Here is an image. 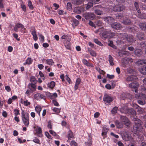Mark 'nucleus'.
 Listing matches in <instances>:
<instances>
[{
	"instance_id": "obj_51",
	"label": "nucleus",
	"mask_w": 146,
	"mask_h": 146,
	"mask_svg": "<svg viewBox=\"0 0 146 146\" xmlns=\"http://www.w3.org/2000/svg\"><path fill=\"white\" fill-rule=\"evenodd\" d=\"M32 61L31 58H28L26 60V64H30L32 63Z\"/></svg>"
},
{
	"instance_id": "obj_23",
	"label": "nucleus",
	"mask_w": 146,
	"mask_h": 146,
	"mask_svg": "<svg viewBox=\"0 0 146 146\" xmlns=\"http://www.w3.org/2000/svg\"><path fill=\"white\" fill-rule=\"evenodd\" d=\"M122 22L124 25H129L131 23V21L129 19L127 18L124 19Z\"/></svg>"
},
{
	"instance_id": "obj_5",
	"label": "nucleus",
	"mask_w": 146,
	"mask_h": 146,
	"mask_svg": "<svg viewBox=\"0 0 146 146\" xmlns=\"http://www.w3.org/2000/svg\"><path fill=\"white\" fill-rule=\"evenodd\" d=\"M122 35L123 36V38L128 42H131L135 41V40L132 35H130L128 36L126 34H122Z\"/></svg>"
},
{
	"instance_id": "obj_55",
	"label": "nucleus",
	"mask_w": 146,
	"mask_h": 146,
	"mask_svg": "<svg viewBox=\"0 0 146 146\" xmlns=\"http://www.w3.org/2000/svg\"><path fill=\"white\" fill-rule=\"evenodd\" d=\"M23 122L25 125L27 126L29 123V119H22Z\"/></svg>"
},
{
	"instance_id": "obj_6",
	"label": "nucleus",
	"mask_w": 146,
	"mask_h": 146,
	"mask_svg": "<svg viewBox=\"0 0 146 146\" xmlns=\"http://www.w3.org/2000/svg\"><path fill=\"white\" fill-rule=\"evenodd\" d=\"M83 17L86 20L92 19L95 17L94 14L92 13H86L83 14Z\"/></svg>"
},
{
	"instance_id": "obj_21",
	"label": "nucleus",
	"mask_w": 146,
	"mask_h": 146,
	"mask_svg": "<svg viewBox=\"0 0 146 146\" xmlns=\"http://www.w3.org/2000/svg\"><path fill=\"white\" fill-rule=\"evenodd\" d=\"M135 63L136 64L139 66L144 64H146V60L140 59L137 61Z\"/></svg>"
},
{
	"instance_id": "obj_9",
	"label": "nucleus",
	"mask_w": 146,
	"mask_h": 146,
	"mask_svg": "<svg viewBox=\"0 0 146 146\" xmlns=\"http://www.w3.org/2000/svg\"><path fill=\"white\" fill-rule=\"evenodd\" d=\"M128 113L129 114L131 115V118H133V119H137L136 117H135L136 113L134 109L131 108L129 109Z\"/></svg>"
},
{
	"instance_id": "obj_16",
	"label": "nucleus",
	"mask_w": 146,
	"mask_h": 146,
	"mask_svg": "<svg viewBox=\"0 0 146 146\" xmlns=\"http://www.w3.org/2000/svg\"><path fill=\"white\" fill-rule=\"evenodd\" d=\"M108 130V128L105 125L103 127L102 135L104 137H106Z\"/></svg>"
},
{
	"instance_id": "obj_33",
	"label": "nucleus",
	"mask_w": 146,
	"mask_h": 146,
	"mask_svg": "<svg viewBox=\"0 0 146 146\" xmlns=\"http://www.w3.org/2000/svg\"><path fill=\"white\" fill-rule=\"evenodd\" d=\"M82 9L81 7H75L74 9V12L77 14H80L82 12Z\"/></svg>"
},
{
	"instance_id": "obj_11",
	"label": "nucleus",
	"mask_w": 146,
	"mask_h": 146,
	"mask_svg": "<svg viewBox=\"0 0 146 146\" xmlns=\"http://www.w3.org/2000/svg\"><path fill=\"white\" fill-rule=\"evenodd\" d=\"M34 98L37 100L40 99H44L45 96L43 94L40 93H37L34 95Z\"/></svg>"
},
{
	"instance_id": "obj_53",
	"label": "nucleus",
	"mask_w": 146,
	"mask_h": 146,
	"mask_svg": "<svg viewBox=\"0 0 146 146\" xmlns=\"http://www.w3.org/2000/svg\"><path fill=\"white\" fill-rule=\"evenodd\" d=\"M94 42L97 44L101 46H103V44L101 43V42L99 41L97 39H94Z\"/></svg>"
},
{
	"instance_id": "obj_50",
	"label": "nucleus",
	"mask_w": 146,
	"mask_h": 146,
	"mask_svg": "<svg viewBox=\"0 0 146 146\" xmlns=\"http://www.w3.org/2000/svg\"><path fill=\"white\" fill-rule=\"evenodd\" d=\"M108 45L109 46H111L113 48L116 49V46L113 44V42L112 41L109 40L108 41Z\"/></svg>"
},
{
	"instance_id": "obj_35",
	"label": "nucleus",
	"mask_w": 146,
	"mask_h": 146,
	"mask_svg": "<svg viewBox=\"0 0 146 146\" xmlns=\"http://www.w3.org/2000/svg\"><path fill=\"white\" fill-rule=\"evenodd\" d=\"M88 52L92 56L94 57L96 56V53L95 51L92 50L91 48H88Z\"/></svg>"
},
{
	"instance_id": "obj_59",
	"label": "nucleus",
	"mask_w": 146,
	"mask_h": 146,
	"mask_svg": "<svg viewBox=\"0 0 146 146\" xmlns=\"http://www.w3.org/2000/svg\"><path fill=\"white\" fill-rule=\"evenodd\" d=\"M28 3V6L29 7V8L31 9H33V7L31 1H29Z\"/></svg>"
},
{
	"instance_id": "obj_25",
	"label": "nucleus",
	"mask_w": 146,
	"mask_h": 146,
	"mask_svg": "<svg viewBox=\"0 0 146 146\" xmlns=\"http://www.w3.org/2000/svg\"><path fill=\"white\" fill-rule=\"evenodd\" d=\"M83 2V0H72L71 1L72 4L77 5H79L82 4Z\"/></svg>"
},
{
	"instance_id": "obj_44",
	"label": "nucleus",
	"mask_w": 146,
	"mask_h": 146,
	"mask_svg": "<svg viewBox=\"0 0 146 146\" xmlns=\"http://www.w3.org/2000/svg\"><path fill=\"white\" fill-rule=\"evenodd\" d=\"M35 110L36 112L40 115V112L41 110V108L39 106H36L35 107Z\"/></svg>"
},
{
	"instance_id": "obj_20",
	"label": "nucleus",
	"mask_w": 146,
	"mask_h": 146,
	"mask_svg": "<svg viewBox=\"0 0 146 146\" xmlns=\"http://www.w3.org/2000/svg\"><path fill=\"white\" fill-rule=\"evenodd\" d=\"M139 86V84L137 82H135L129 84V86L131 88H137Z\"/></svg>"
},
{
	"instance_id": "obj_10",
	"label": "nucleus",
	"mask_w": 146,
	"mask_h": 146,
	"mask_svg": "<svg viewBox=\"0 0 146 146\" xmlns=\"http://www.w3.org/2000/svg\"><path fill=\"white\" fill-rule=\"evenodd\" d=\"M36 84L31 83L28 84V88L32 92H34L36 91Z\"/></svg>"
},
{
	"instance_id": "obj_36",
	"label": "nucleus",
	"mask_w": 146,
	"mask_h": 146,
	"mask_svg": "<svg viewBox=\"0 0 146 146\" xmlns=\"http://www.w3.org/2000/svg\"><path fill=\"white\" fill-rule=\"evenodd\" d=\"M22 117L23 119H29V114L23 111L22 113Z\"/></svg>"
},
{
	"instance_id": "obj_34",
	"label": "nucleus",
	"mask_w": 146,
	"mask_h": 146,
	"mask_svg": "<svg viewBox=\"0 0 146 146\" xmlns=\"http://www.w3.org/2000/svg\"><path fill=\"white\" fill-rule=\"evenodd\" d=\"M61 39H63V41L65 40H71V37L70 36H68L66 35H64L61 36Z\"/></svg>"
},
{
	"instance_id": "obj_57",
	"label": "nucleus",
	"mask_w": 146,
	"mask_h": 146,
	"mask_svg": "<svg viewBox=\"0 0 146 146\" xmlns=\"http://www.w3.org/2000/svg\"><path fill=\"white\" fill-rule=\"evenodd\" d=\"M103 29V27L100 28L98 29L97 30L95 31V33H98L99 32L100 33V34H102V32Z\"/></svg>"
},
{
	"instance_id": "obj_37",
	"label": "nucleus",
	"mask_w": 146,
	"mask_h": 146,
	"mask_svg": "<svg viewBox=\"0 0 146 146\" xmlns=\"http://www.w3.org/2000/svg\"><path fill=\"white\" fill-rule=\"evenodd\" d=\"M43 60H45L46 63L49 65H52L54 63V62L52 59H44Z\"/></svg>"
},
{
	"instance_id": "obj_49",
	"label": "nucleus",
	"mask_w": 146,
	"mask_h": 146,
	"mask_svg": "<svg viewBox=\"0 0 146 146\" xmlns=\"http://www.w3.org/2000/svg\"><path fill=\"white\" fill-rule=\"evenodd\" d=\"M95 13L98 15H101L103 14V11L98 9H96L94 11Z\"/></svg>"
},
{
	"instance_id": "obj_60",
	"label": "nucleus",
	"mask_w": 146,
	"mask_h": 146,
	"mask_svg": "<svg viewBox=\"0 0 146 146\" xmlns=\"http://www.w3.org/2000/svg\"><path fill=\"white\" fill-rule=\"evenodd\" d=\"M71 146H77V143L74 141H72L70 143Z\"/></svg>"
},
{
	"instance_id": "obj_43",
	"label": "nucleus",
	"mask_w": 146,
	"mask_h": 146,
	"mask_svg": "<svg viewBox=\"0 0 146 146\" xmlns=\"http://www.w3.org/2000/svg\"><path fill=\"white\" fill-rule=\"evenodd\" d=\"M72 21L73 22L72 24L73 26L74 25L75 26H77L79 23V21L78 20L74 18L72 19Z\"/></svg>"
},
{
	"instance_id": "obj_28",
	"label": "nucleus",
	"mask_w": 146,
	"mask_h": 146,
	"mask_svg": "<svg viewBox=\"0 0 146 146\" xmlns=\"http://www.w3.org/2000/svg\"><path fill=\"white\" fill-rule=\"evenodd\" d=\"M31 34L33 36V38L35 41L38 39V37L36 35V32L35 29L31 32Z\"/></svg>"
},
{
	"instance_id": "obj_47",
	"label": "nucleus",
	"mask_w": 146,
	"mask_h": 146,
	"mask_svg": "<svg viewBox=\"0 0 146 146\" xmlns=\"http://www.w3.org/2000/svg\"><path fill=\"white\" fill-rule=\"evenodd\" d=\"M14 112L15 115V116L14 119H18L17 116L18 115L20 114L19 110L18 109H15L14 110Z\"/></svg>"
},
{
	"instance_id": "obj_63",
	"label": "nucleus",
	"mask_w": 146,
	"mask_h": 146,
	"mask_svg": "<svg viewBox=\"0 0 146 146\" xmlns=\"http://www.w3.org/2000/svg\"><path fill=\"white\" fill-rule=\"evenodd\" d=\"M125 58V60H127L128 62H129L130 63L133 62V59L132 58Z\"/></svg>"
},
{
	"instance_id": "obj_42",
	"label": "nucleus",
	"mask_w": 146,
	"mask_h": 146,
	"mask_svg": "<svg viewBox=\"0 0 146 146\" xmlns=\"http://www.w3.org/2000/svg\"><path fill=\"white\" fill-rule=\"evenodd\" d=\"M124 120L123 121V123L126 126H128L131 123L129 119H124Z\"/></svg>"
},
{
	"instance_id": "obj_22",
	"label": "nucleus",
	"mask_w": 146,
	"mask_h": 146,
	"mask_svg": "<svg viewBox=\"0 0 146 146\" xmlns=\"http://www.w3.org/2000/svg\"><path fill=\"white\" fill-rule=\"evenodd\" d=\"M92 2H89L87 4V5L86 7V9H87L92 7L93 5V4H96L98 3H96L95 0H91Z\"/></svg>"
},
{
	"instance_id": "obj_12",
	"label": "nucleus",
	"mask_w": 146,
	"mask_h": 146,
	"mask_svg": "<svg viewBox=\"0 0 146 146\" xmlns=\"http://www.w3.org/2000/svg\"><path fill=\"white\" fill-rule=\"evenodd\" d=\"M136 37L137 39L139 40H143L145 39V35L142 33H138Z\"/></svg>"
},
{
	"instance_id": "obj_61",
	"label": "nucleus",
	"mask_w": 146,
	"mask_h": 146,
	"mask_svg": "<svg viewBox=\"0 0 146 146\" xmlns=\"http://www.w3.org/2000/svg\"><path fill=\"white\" fill-rule=\"evenodd\" d=\"M45 135L48 138L50 139H52V137L48 132H45Z\"/></svg>"
},
{
	"instance_id": "obj_46",
	"label": "nucleus",
	"mask_w": 146,
	"mask_h": 146,
	"mask_svg": "<svg viewBox=\"0 0 146 146\" xmlns=\"http://www.w3.org/2000/svg\"><path fill=\"white\" fill-rule=\"evenodd\" d=\"M55 85V83L54 82L51 81L48 84V86L49 88L52 89L54 87Z\"/></svg>"
},
{
	"instance_id": "obj_26",
	"label": "nucleus",
	"mask_w": 146,
	"mask_h": 146,
	"mask_svg": "<svg viewBox=\"0 0 146 146\" xmlns=\"http://www.w3.org/2000/svg\"><path fill=\"white\" fill-rule=\"evenodd\" d=\"M137 16L141 19H146V14L145 13H141L140 11L139 13H137Z\"/></svg>"
},
{
	"instance_id": "obj_13",
	"label": "nucleus",
	"mask_w": 146,
	"mask_h": 146,
	"mask_svg": "<svg viewBox=\"0 0 146 146\" xmlns=\"http://www.w3.org/2000/svg\"><path fill=\"white\" fill-rule=\"evenodd\" d=\"M24 28V26L22 24L18 23L16 24L14 28V30L15 32H17L19 28L23 29Z\"/></svg>"
},
{
	"instance_id": "obj_31",
	"label": "nucleus",
	"mask_w": 146,
	"mask_h": 146,
	"mask_svg": "<svg viewBox=\"0 0 146 146\" xmlns=\"http://www.w3.org/2000/svg\"><path fill=\"white\" fill-rule=\"evenodd\" d=\"M82 62L86 66L91 67H93V65L92 64H90L86 60L84 59L82 60Z\"/></svg>"
},
{
	"instance_id": "obj_54",
	"label": "nucleus",
	"mask_w": 146,
	"mask_h": 146,
	"mask_svg": "<svg viewBox=\"0 0 146 146\" xmlns=\"http://www.w3.org/2000/svg\"><path fill=\"white\" fill-rule=\"evenodd\" d=\"M33 141L36 143L40 144V140L36 137H35L33 140Z\"/></svg>"
},
{
	"instance_id": "obj_18",
	"label": "nucleus",
	"mask_w": 146,
	"mask_h": 146,
	"mask_svg": "<svg viewBox=\"0 0 146 146\" xmlns=\"http://www.w3.org/2000/svg\"><path fill=\"white\" fill-rule=\"evenodd\" d=\"M70 40H65L63 41L64 45L66 48L67 49H70L71 48Z\"/></svg>"
},
{
	"instance_id": "obj_4",
	"label": "nucleus",
	"mask_w": 146,
	"mask_h": 146,
	"mask_svg": "<svg viewBox=\"0 0 146 146\" xmlns=\"http://www.w3.org/2000/svg\"><path fill=\"white\" fill-rule=\"evenodd\" d=\"M125 7L121 4L116 5L113 8V10L114 12H121L125 9Z\"/></svg>"
},
{
	"instance_id": "obj_7",
	"label": "nucleus",
	"mask_w": 146,
	"mask_h": 146,
	"mask_svg": "<svg viewBox=\"0 0 146 146\" xmlns=\"http://www.w3.org/2000/svg\"><path fill=\"white\" fill-rule=\"evenodd\" d=\"M35 131L37 135L40 137H42L43 135L42 134V130L40 127H37L35 129Z\"/></svg>"
},
{
	"instance_id": "obj_48",
	"label": "nucleus",
	"mask_w": 146,
	"mask_h": 146,
	"mask_svg": "<svg viewBox=\"0 0 146 146\" xmlns=\"http://www.w3.org/2000/svg\"><path fill=\"white\" fill-rule=\"evenodd\" d=\"M30 81L31 83L36 84L37 83V81L36 80V78L34 76H31L30 77Z\"/></svg>"
},
{
	"instance_id": "obj_38",
	"label": "nucleus",
	"mask_w": 146,
	"mask_h": 146,
	"mask_svg": "<svg viewBox=\"0 0 146 146\" xmlns=\"http://www.w3.org/2000/svg\"><path fill=\"white\" fill-rule=\"evenodd\" d=\"M139 70L141 74L146 75V67H143L139 68Z\"/></svg>"
},
{
	"instance_id": "obj_27",
	"label": "nucleus",
	"mask_w": 146,
	"mask_h": 146,
	"mask_svg": "<svg viewBox=\"0 0 146 146\" xmlns=\"http://www.w3.org/2000/svg\"><path fill=\"white\" fill-rule=\"evenodd\" d=\"M143 52L141 50L139 49H136L135 50V54L138 56H140L142 54Z\"/></svg>"
},
{
	"instance_id": "obj_56",
	"label": "nucleus",
	"mask_w": 146,
	"mask_h": 146,
	"mask_svg": "<svg viewBox=\"0 0 146 146\" xmlns=\"http://www.w3.org/2000/svg\"><path fill=\"white\" fill-rule=\"evenodd\" d=\"M52 124L51 122V121L50 120L48 122V124L47 127L48 128L52 129Z\"/></svg>"
},
{
	"instance_id": "obj_24",
	"label": "nucleus",
	"mask_w": 146,
	"mask_h": 146,
	"mask_svg": "<svg viewBox=\"0 0 146 146\" xmlns=\"http://www.w3.org/2000/svg\"><path fill=\"white\" fill-rule=\"evenodd\" d=\"M129 109L127 106H124L120 109V111L123 113H127L129 112Z\"/></svg>"
},
{
	"instance_id": "obj_30",
	"label": "nucleus",
	"mask_w": 146,
	"mask_h": 146,
	"mask_svg": "<svg viewBox=\"0 0 146 146\" xmlns=\"http://www.w3.org/2000/svg\"><path fill=\"white\" fill-rule=\"evenodd\" d=\"M81 81V79L79 78H78L76 79L74 86V89L75 90H76L78 89V85L80 84Z\"/></svg>"
},
{
	"instance_id": "obj_29",
	"label": "nucleus",
	"mask_w": 146,
	"mask_h": 146,
	"mask_svg": "<svg viewBox=\"0 0 146 146\" xmlns=\"http://www.w3.org/2000/svg\"><path fill=\"white\" fill-rule=\"evenodd\" d=\"M139 27L142 30H146V23H141L139 25Z\"/></svg>"
},
{
	"instance_id": "obj_1",
	"label": "nucleus",
	"mask_w": 146,
	"mask_h": 146,
	"mask_svg": "<svg viewBox=\"0 0 146 146\" xmlns=\"http://www.w3.org/2000/svg\"><path fill=\"white\" fill-rule=\"evenodd\" d=\"M135 125L133 127V132L135 134H137L138 138H139L141 140H143L144 139L143 137L140 136L139 135V133L140 134H143L144 129L141 126V121L140 119H135Z\"/></svg>"
},
{
	"instance_id": "obj_15",
	"label": "nucleus",
	"mask_w": 146,
	"mask_h": 146,
	"mask_svg": "<svg viewBox=\"0 0 146 146\" xmlns=\"http://www.w3.org/2000/svg\"><path fill=\"white\" fill-rule=\"evenodd\" d=\"M137 78L136 76L132 75L127 77L126 79V81L127 82H129L130 81L135 80Z\"/></svg>"
},
{
	"instance_id": "obj_14",
	"label": "nucleus",
	"mask_w": 146,
	"mask_h": 146,
	"mask_svg": "<svg viewBox=\"0 0 146 146\" xmlns=\"http://www.w3.org/2000/svg\"><path fill=\"white\" fill-rule=\"evenodd\" d=\"M123 138L124 140L126 141H131L133 140L132 136H131L128 133H126L124 135Z\"/></svg>"
},
{
	"instance_id": "obj_32",
	"label": "nucleus",
	"mask_w": 146,
	"mask_h": 146,
	"mask_svg": "<svg viewBox=\"0 0 146 146\" xmlns=\"http://www.w3.org/2000/svg\"><path fill=\"white\" fill-rule=\"evenodd\" d=\"M134 8H135L137 11V13H139L140 10L139 7V4L138 2H135L134 4Z\"/></svg>"
},
{
	"instance_id": "obj_45",
	"label": "nucleus",
	"mask_w": 146,
	"mask_h": 146,
	"mask_svg": "<svg viewBox=\"0 0 146 146\" xmlns=\"http://www.w3.org/2000/svg\"><path fill=\"white\" fill-rule=\"evenodd\" d=\"M49 97L50 99H54L57 97V95L56 93H54L53 94H50Z\"/></svg>"
},
{
	"instance_id": "obj_58",
	"label": "nucleus",
	"mask_w": 146,
	"mask_h": 146,
	"mask_svg": "<svg viewBox=\"0 0 146 146\" xmlns=\"http://www.w3.org/2000/svg\"><path fill=\"white\" fill-rule=\"evenodd\" d=\"M118 109V108L117 107H115L113 108L111 110V112L113 114H115L117 113V110Z\"/></svg>"
},
{
	"instance_id": "obj_64",
	"label": "nucleus",
	"mask_w": 146,
	"mask_h": 146,
	"mask_svg": "<svg viewBox=\"0 0 146 146\" xmlns=\"http://www.w3.org/2000/svg\"><path fill=\"white\" fill-rule=\"evenodd\" d=\"M95 23H96V25L98 26H101L102 24V21L101 20H99Z\"/></svg>"
},
{
	"instance_id": "obj_62",
	"label": "nucleus",
	"mask_w": 146,
	"mask_h": 146,
	"mask_svg": "<svg viewBox=\"0 0 146 146\" xmlns=\"http://www.w3.org/2000/svg\"><path fill=\"white\" fill-rule=\"evenodd\" d=\"M138 103L141 105H143L145 104V101L144 100H138L137 101Z\"/></svg>"
},
{
	"instance_id": "obj_39",
	"label": "nucleus",
	"mask_w": 146,
	"mask_h": 146,
	"mask_svg": "<svg viewBox=\"0 0 146 146\" xmlns=\"http://www.w3.org/2000/svg\"><path fill=\"white\" fill-rule=\"evenodd\" d=\"M115 123L117 128H121L123 126V123L121 122H119L118 121H116Z\"/></svg>"
},
{
	"instance_id": "obj_41",
	"label": "nucleus",
	"mask_w": 146,
	"mask_h": 146,
	"mask_svg": "<svg viewBox=\"0 0 146 146\" xmlns=\"http://www.w3.org/2000/svg\"><path fill=\"white\" fill-rule=\"evenodd\" d=\"M125 58H123L122 60V65L123 67L127 66L128 64V62L127 60H124Z\"/></svg>"
},
{
	"instance_id": "obj_8",
	"label": "nucleus",
	"mask_w": 146,
	"mask_h": 146,
	"mask_svg": "<svg viewBox=\"0 0 146 146\" xmlns=\"http://www.w3.org/2000/svg\"><path fill=\"white\" fill-rule=\"evenodd\" d=\"M111 26L112 28L116 30L119 29L121 28V25L117 22L112 23L111 24Z\"/></svg>"
},
{
	"instance_id": "obj_2",
	"label": "nucleus",
	"mask_w": 146,
	"mask_h": 146,
	"mask_svg": "<svg viewBox=\"0 0 146 146\" xmlns=\"http://www.w3.org/2000/svg\"><path fill=\"white\" fill-rule=\"evenodd\" d=\"M115 35V33L110 30H107L103 28L102 35L103 38L105 39L112 38Z\"/></svg>"
},
{
	"instance_id": "obj_40",
	"label": "nucleus",
	"mask_w": 146,
	"mask_h": 146,
	"mask_svg": "<svg viewBox=\"0 0 146 146\" xmlns=\"http://www.w3.org/2000/svg\"><path fill=\"white\" fill-rule=\"evenodd\" d=\"M113 60V58L110 55H109V61L110 65L111 66H113L114 65Z\"/></svg>"
},
{
	"instance_id": "obj_19",
	"label": "nucleus",
	"mask_w": 146,
	"mask_h": 146,
	"mask_svg": "<svg viewBox=\"0 0 146 146\" xmlns=\"http://www.w3.org/2000/svg\"><path fill=\"white\" fill-rule=\"evenodd\" d=\"M67 137L68 138V140H67L68 142H70V140L71 139H73L74 138L72 132L70 129L68 131Z\"/></svg>"
},
{
	"instance_id": "obj_17",
	"label": "nucleus",
	"mask_w": 146,
	"mask_h": 146,
	"mask_svg": "<svg viewBox=\"0 0 146 146\" xmlns=\"http://www.w3.org/2000/svg\"><path fill=\"white\" fill-rule=\"evenodd\" d=\"M104 20L108 24L114 21V19L110 17H107L104 18Z\"/></svg>"
},
{
	"instance_id": "obj_52",
	"label": "nucleus",
	"mask_w": 146,
	"mask_h": 146,
	"mask_svg": "<svg viewBox=\"0 0 146 146\" xmlns=\"http://www.w3.org/2000/svg\"><path fill=\"white\" fill-rule=\"evenodd\" d=\"M92 141L91 139L88 140L87 142H85L86 145L87 146H91L92 145Z\"/></svg>"
},
{
	"instance_id": "obj_3",
	"label": "nucleus",
	"mask_w": 146,
	"mask_h": 146,
	"mask_svg": "<svg viewBox=\"0 0 146 146\" xmlns=\"http://www.w3.org/2000/svg\"><path fill=\"white\" fill-rule=\"evenodd\" d=\"M103 100L106 104L108 105L111 104L113 100V98L109 95L106 94L104 96Z\"/></svg>"
}]
</instances>
